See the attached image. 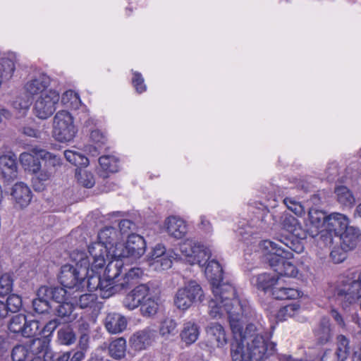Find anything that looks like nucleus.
<instances>
[{
	"instance_id": "nucleus-59",
	"label": "nucleus",
	"mask_w": 361,
	"mask_h": 361,
	"mask_svg": "<svg viewBox=\"0 0 361 361\" xmlns=\"http://www.w3.org/2000/svg\"><path fill=\"white\" fill-rule=\"evenodd\" d=\"M283 202L288 209L296 215L300 216L304 213L303 207L293 198L286 197L283 200Z\"/></svg>"
},
{
	"instance_id": "nucleus-48",
	"label": "nucleus",
	"mask_w": 361,
	"mask_h": 361,
	"mask_svg": "<svg viewBox=\"0 0 361 361\" xmlns=\"http://www.w3.org/2000/svg\"><path fill=\"white\" fill-rule=\"evenodd\" d=\"M99 163L106 172L115 173L118 170V159L114 156H102L99 159Z\"/></svg>"
},
{
	"instance_id": "nucleus-46",
	"label": "nucleus",
	"mask_w": 361,
	"mask_h": 361,
	"mask_svg": "<svg viewBox=\"0 0 361 361\" xmlns=\"http://www.w3.org/2000/svg\"><path fill=\"white\" fill-rule=\"evenodd\" d=\"M75 334L69 326H63L58 331V340L62 345H71L75 341Z\"/></svg>"
},
{
	"instance_id": "nucleus-10",
	"label": "nucleus",
	"mask_w": 361,
	"mask_h": 361,
	"mask_svg": "<svg viewBox=\"0 0 361 361\" xmlns=\"http://www.w3.org/2000/svg\"><path fill=\"white\" fill-rule=\"evenodd\" d=\"M87 273L85 269L82 271L71 264H65L61 268L59 279L64 288L79 290L84 287L85 275Z\"/></svg>"
},
{
	"instance_id": "nucleus-20",
	"label": "nucleus",
	"mask_w": 361,
	"mask_h": 361,
	"mask_svg": "<svg viewBox=\"0 0 361 361\" xmlns=\"http://www.w3.org/2000/svg\"><path fill=\"white\" fill-rule=\"evenodd\" d=\"M11 195L20 208L26 207L32 200L30 188L23 182L17 183L12 187Z\"/></svg>"
},
{
	"instance_id": "nucleus-8",
	"label": "nucleus",
	"mask_w": 361,
	"mask_h": 361,
	"mask_svg": "<svg viewBox=\"0 0 361 361\" xmlns=\"http://www.w3.org/2000/svg\"><path fill=\"white\" fill-rule=\"evenodd\" d=\"M260 248L264 251L265 261L276 271V268L280 267L284 259L292 258L289 251L282 248V245L275 241L265 240L260 243Z\"/></svg>"
},
{
	"instance_id": "nucleus-51",
	"label": "nucleus",
	"mask_w": 361,
	"mask_h": 361,
	"mask_svg": "<svg viewBox=\"0 0 361 361\" xmlns=\"http://www.w3.org/2000/svg\"><path fill=\"white\" fill-rule=\"evenodd\" d=\"M26 317L23 314H17L12 317L8 324L10 331L15 334H20L22 335L24 324Z\"/></svg>"
},
{
	"instance_id": "nucleus-38",
	"label": "nucleus",
	"mask_w": 361,
	"mask_h": 361,
	"mask_svg": "<svg viewBox=\"0 0 361 361\" xmlns=\"http://www.w3.org/2000/svg\"><path fill=\"white\" fill-rule=\"evenodd\" d=\"M338 202L345 207H351L355 202V197L350 190L345 186H338L335 189Z\"/></svg>"
},
{
	"instance_id": "nucleus-41",
	"label": "nucleus",
	"mask_w": 361,
	"mask_h": 361,
	"mask_svg": "<svg viewBox=\"0 0 361 361\" xmlns=\"http://www.w3.org/2000/svg\"><path fill=\"white\" fill-rule=\"evenodd\" d=\"M350 353L349 341L343 335L337 337L336 361H345Z\"/></svg>"
},
{
	"instance_id": "nucleus-36",
	"label": "nucleus",
	"mask_w": 361,
	"mask_h": 361,
	"mask_svg": "<svg viewBox=\"0 0 361 361\" xmlns=\"http://www.w3.org/2000/svg\"><path fill=\"white\" fill-rule=\"evenodd\" d=\"M180 336L186 344L195 342L199 336V329L197 324L192 322L185 323Z\"/></svg>"
},
{
	"instance_id": "nucleus-25",
	"label": "nucleus",
	"mask_w": 361,
	"mask_h": 361,
	"mask_svg": "<svg viewBox=\"0 0 361 361\" xmlns=\"http://www.w3.org/2000/svg\"><path fill=\"white\" fill-rule=\"evenodd\" d=\"M164 225L168 234L177 239L183 238L188 231L185 222L177 216L168 217Z\"/></svg>"
},
{
	"instance_id": "nucleus-43",
	"label": "nucleus",
	"mask_w": 361,
	"mask_h": 361,
	"mask_svg": "<svg viewBox=\"0 0 361 361\" xmlns=\"http://www.w3.org/2000/svg\"><path fill=\"white\" fill-rule=\"evenodd\" d=\"M126 348V340L123 338H119L110 343L109 348L110 355L114 358L121 359L125 355Z\"/></svg>"
},
{
	"instance_id": "nucleus-33",
	"label": "nucleus",
	"mask_w": 361,
	"mask_h": 361,
	"mask_svg": "<svg viewBox=\"0 0 361 361\" xmlns=\"http://www.w3.org/2000/svg\"><path fill=\"white\" fill-rule=\"evenodd\" d=\"M282 228L293 235L300 237L301 225L298 220L288 213H284L281 217Z\"/></svg>"
},
{
	"instance_id": "nucleus-24",
	"label": "nucleus",
	"mask_w": 361,
	"mask_h": 361,
	"mask_svg": "<svg viewBox=\"0 0 361 361\" xmlns=\"http://www.w3.org/2000/svg\"><path fill=\"white\" fill-rule=\"evenodd\" d=\"M281 281L282 278L276 274L263 273L253 276L251 283L258 290L267 291L270 288L272 290L276 285H279Z\"/></svg>"
},
{
	"instance_id": "nucleus-50",
	"label": "nucleus",
	"mask_w": 361,
	"mask_h": 361,
	"mask_svg": "<svg viewBox=\"0 0 361 361\" xmlns=\"http://www.w3.org/2000/svg\"><path fill=\"white\" fill-rule=\"evenodd\" d=\"M41 331L39 330V324L37 320H25L24 324L22 336L24 337H33Z\"/></svg>"
},
{
	"instance_id": "nucleus-16",
	"label": "nucleus",
	"mask_w": 361,
	"mask_h": 361,
	"mask_svg": "<svg viewBox=\"0 0 361 361\" xmlns=\"http://www.w3.org/2000/svg\"><path fill=\"white\" fill-rule=\"evenodd\" d=\"M326 218V214L322 211L315 209H311L309 211L306 225L308 227L307 232L311 237H317L320 228H325Z\"/></svg>"
},
{
	"instance_id": "nucleus-30",
	"label": "nucleus",
	"mask_w": 361,
	"mask_h": 361,
	"mask_svg": "<svg viewBox=\"0 0 361 361\" xmlns=\"http://www.w3.org/2000/svg\"><path fill=\"white\" fill-rule=\"evenodd\" d=\"M160 305L159 298L149 293L140 305V313L145 317H152L158 312Z\"/></svg>"
},
{
	"instance_id": "nucleus-21",
	"label": "nucleus",
	"mask_w": 361,
	"mask_h": 361,
	"mask_svg": "<svg viewBox=\"0 0 361 361\" xmlns=\"http://www.w3.org/2000/svg\"><path fill=\"white\" fill-rule=\"evenodd\" d=\"M341 240V246L345 251L354 249L361 238L360 230L353 226H348L338 235Z\"/></svg>"
},
{
	"instance_id": "nucleus-2",
	"label": "nucleus",
	"mask_w": 361,
	"mask_h": 361,
	"mask_svg": "<svg viewBox=\"0 0 361 361\" xmlns=\"http://www.w3.org/2000/svg\"><path fill=\"white\" fill-rule=\"evenodd\" d=\"M205 275L211 281L214 298L209 302V313L213 318L221 317L225 312L226 305L228 308L235 310L231 305L234 299L241 300L236 296L235 288L228 283H222L223 269L219 263L215 259L208 262L205 267Z\"/></svg>"
},
{
	"instance_id": "nucleus-18",
	"label": "nucleus",
	"mask_w": 361,
	"mask_h": 361,
	"mask_svg": "<svg viewBox=\"0 0 361 361\" xmlns=\"http://www.w3.org/2000/svg\"><path fill=\"white\" fill-rule=\"evenodd\" d=\"M206 332L211 345L222 348L227 344L228 338L225 330L219 323H210L206 328Z\"/></svg>"
},
{
	"instance_id": "nucleus-15",
	"label": "nucleus",
	"mask_w": 361,
	"mask_h": 361,
	"mask_svg": "<svg viewBox=\"0 0 361 361\" xmlns=\"http://www.w3.org/2000/svg\"><path fill=\"white\" fill-rule=\"evenodd\" d=\"M149 288L146 284L137 286L129 292L123 300V306L129 310H133L140 307L143 300L147 297Z\"/></svg>"
},
{
	"instance_id": "nucleus-26",
	"label": "nucleus",
	"mask_w": 361,
	"mask_h": 361,
	"mask_svg": "<svg viewBox=\"0 0 361 361\" xmlns=\"http://www.w3.org/2000/svg\"><path fill=\"white\" fill-rule=\"evenodd\" d=\"M104 324L109 333L116 334L126 328L127 320L125 317L118 313L109 312L104 320Z\"/></svg>"
},
{
	"instance_id": "nucleus-19",
	"label": "nucleus",
	"mask_w": 361,
	"mask_h": 361,
	"mask_svg": "<svg viewBox=\"0 0 361 361\" xmlns=\"http://www.w3.org/2000/svg\"><path fill=\"white\" fill-rule=\"evenodd\" d=\"M88 252L92 259L91 267L94 269H102L108 257V247L100 242H96L88 246Z\"/></svg>"
},
{
	"instance_id": "nucleus-5",
	"label": "nucleus",
	"mask_w": 361,
	"mask_h": 361,
	"mask_svg": "<svg viewBox=\"0 0 361 361\" xmlns=\"http://www.w3.org/2000/svg\"><path fill=\"white\" fill-rule=\"evenodd\" d=\"M76 129L73 117L66 110L59 111L54 117L53 134L59 142H68L73 139Z\"/></svg>"
},
{
	"instance_id": "nucleus-58",
	"label": "nucleus",
	"mask_w": 361,
	"mask_h": 361,
	"mask_svg": "<svg viewBox=\"0 0 361 361\" xmlns=\"http://www.w3.org/2000/svg\"><path fill=\"white\" fill-rule=\"evenodd\" d=\"M176 322L172 319H166L161 323L160 334L162 336L173 334L176 329Z\"/></svg>"
},
{
	"instance_id": "nucleus-37",
	"label": "nucleus",
	"mask_w": 361,
	"mask_h": 361,
	"mask_svg": "<svg viewBox=\"0 0 361 361\" xmlns=\"http://www.w3.org/2000/svg\"><path fill=\"white\" fill-rule=\"evenodd\" d=\"M55 314L59 317L63 319L65 322H71L75 319L73 314L74 306L71 302H61L54 306Z\"/></svg>"
},
{
	"instance_id": "nucleus-49",
	"label": "nucleus",
	"mask_w": 361,
	"mask_h": 361,
	"mask_svg": "<svg viewBox=\"0 0 361 361\" xmlns=\"http://www.w3.org/2000/svg\"><path fill=\"white\" fill-rule=\"evenodd\" d=\"M61 102L67 107L75 109H78L81 103L79 95L73 90H67L62 94Z\"/></svg>"
},
{
	"instance_id": "nucleus-44",
	"label": "nucleus",
	"mask_w": 361,
	"mask_h": 361,
	"mask_svg": "<svg viewBox=\"0 0 361 361\" xmlns=\"http://www.w3.org/2000/svg\"><path fill=\"white\" fill-rule=\"evenodd\" d=\"M32 307L34 311L38 314L48 312L49 310L52 307L47 296L39 295V288L37 292V298L32 300Z\"/></svg>"
},
{
	"instance_id": "nucleus-1",
	"label": "nucleus",
	"mask_w": 361,
	"mask_h": 361,
	"mask_svg": "<svg viewBox=\"0 0 361 361\" xmlns=\"http://www.w3.org/2000/svg\"><path fill=\"white\" fill-rule=\"evenodd\" d=\"M231 305L235 310L228 308V303L226 308L234 339L231 348L232 360L264 361L274 355L276 344L264 335L261 328L251 323L243 329V318H250L254 314L248 302L234 299Z\"/></svg>"
},
{
	"instance_id": "nucleus-27",
	"label": "nucleus",
	"mask_w": 361,
	"mask_h": 361,
	"mask_svg": "<svg viewBox=\"0 0 361 361\" xmlns=\"http://www.w3.org/2000/svg\"><path fill=\"white\" fill-rule=\"evenodd\" d=\"M49 340L47 338H38L30 341L27 344L30 355H35L39 357L44 356V360H49L51 350L49 348Z\"/></svg>"
},
{
	"instance_id": "nucleus-40",
	"label": "nucleus",
	"mask_w": 361,
	"mask_h": 361,
	"mask_svg": "<svg viewBox=\"0 0 361 361\" xmlns=\"http://www.w3.org/2000/svg\"><path fill=\"white\" fill-rule=\"evenodd\" d=\"M118 239V233L112 226H106L98 233L99 242L105 245H113Z\"/></svg>"
},
{
	"instance_id": "nucleus-47",
	"label": "nucleus",
	"mask_w": 361,
	"mask_h": 361,
	"mask_svg": "<svg viewBox=\"0 0 361 361\" xmlns=\"http://www.w3.org/2000/svg\"><path fill=\"white\" fill-rule=\"evenodd\" d=\"M75 176L79 184L85 188H91L95 183L92 173L85 169H77L75 171Z\"/></svg>"
},
{
	"instance_id": "nucleus-3",
	"label": "nucleus",
	"mask_w": 361,
	"mask_h": 361,
	"mask_svg": "<svg viewBox=\"0 0 361 361\" xmlns=\"http://www.w3.org/2000/svg\"><path fill=\"white\" fill-rule=\"evenodd\" d=\"M32 152L40 157L41 169L37 177L32 178V186L35 191H42L48 181L61 166L60 157L38 147H32Z\"/></svg>"
},
{
	"instance_id": "nucleus-39",
	"label": "nucleus",
	"mask_w": 361,
	"mask_h": 361,
	"mask_svg": "<svg viewBox=\"0 0 361 361\" xmlns=\"http://www.w3.org/2000/svg\"><path fill=\"white\" fill-rule=\"evenodd\" d=\"M143 271L139 267L130 269L122 278L120 286L121 290L128 288L131 285L136 282L137 279L142 277Z\"/></svg>"
},
{
	"instance_id": "nucleus-63",
	"label": "nucleus",
	"mask_w": 361,
	"mask_h": 361,
	"mask_svg": "<svg viewBox=\"0 0 361 361\" xmlns=\"http://www.w3.org/2000/svg\"><path fill=\"white\" fill-rule=\"evenodd\" d=\"M59 324L60 322L57 319H54L48 322L41 331V332L44 334V338L51 336Z\"/></svg>"
},
{
	"instance_id": "nucleus-62",
	"label": "nucleus",
	"mask_w": 361,
	"mask_h": 361,
	"mask_svg": "<svg viewBox=\"0 0 361 361\" xmlns=\"http://www.w3.org/2000/svg\"><path fill=\"white\" fill-rule=\"evenodd\" d=\"M120 232L121 234H126L128 236L129 233L135 230V224L130 220L123 219L118 224Z\"/></svg>"
},
{
	"instance_id": "nucleus-28",
	"label": "nucleus",
	"mask_w": 361,
	"mask_h": 361,
	"mask_svg": "<svg viewBox=\"0 0 361 361\" xmlns=\"http://www.w3.org/2000/svg\"><path fill=\"white\" fill-rule=\"evenodd\" d=\"M39 159L40 157L32 152V148L27 152L21 153L19 157L20 164L25 170L34 174V177H37L41 171V161Z\"/></svg>"
},
{
	"instance_id": "nucleus-17",
	"label": "nucleus",
	"mask_w": 361,
	"mask_h": 361,
	"mask_svg": "<svg viewBox=\"0 0 361 361\" xmlns=\"http://www.w3.org/2000/svg\"><path fill=\"white\" fill-rule=\"evenodd\" d=\"M0 174L6 182L17 178V163L14 155H3L0 157Z\"/></svg>"
},
{
	"instance_id": "nucleus-64",
	"label": "nucleus",
	"mask_w": 361,
	"mask_h": 361,
	"mask_svg": "<svg viewBox=\"0 0 361 361\" xmlns=\"http://www.w3.org/2000/svg\"><path fill=\"white\" fill-rule=\"evenodd\" d=\"M345 252L341 248H334L330 252V257L335 263L342 262L346 257Z\"/></svg>"
},
{
	"instance_id": "nucleus-11",
	"label": "nucleus",
	"mask_w": 361,
	"mask_h": 361,
	"mask_svg": "<svg viewBox=\"0 0 361 361\" xmlns=\"http://www.w3.org/2000/svg\"><path fill=\"white\" fill-rule=\"evenodd\" d=\"M60 99L59 94L52 90L42 93L35 101L34 112L40 119H47L51 116L56 110V104Z\"/></svg>"
},
{
	"instance_id": "nucleus-12",
	"label": "nucleus",
	"mask_w": 361,
	"mask_h": 361,
	"mask_svg": "<svg viewBox=\"0 0 361 361\" xmlns=\"http://www.w3.org/2000/svg\"><path fill=\"white\" fill-rule=\"evenodd\" d=\"M98 269H94L93 271L92 267L87 269V273L85 275V279L87 278V287L90 291L99 290L102 298H109L118 292V287H112L106 284L107 282L104 279H102L98 274Z\"/></svg>"
},
{
	"instance_id": "nucleus-29",
	"label": "nucleus",
	"mask_w": 361,
	"mask_h": 361,
	"mask_svg": "<svg viewBox=\"0 0 361 361\" xmlns=\"http://www.w3.org/2000/svg\"><path fill=\"white\" fill-rule=\"evenodd\" d=\"M316 342L319 345L329 343L333 336L331 323L328 318L323 317L313 330Z\"/></svg>"
},
{
	"instance_id": "nucleus-53",
	"label": "nucleus",
	"mask_w": 361,
	"mask_h": 361,
	"mask_svg": "<svg viewBox=\"0 0 361 361\" xmlns=\"http://www.w3.org/2000/svg\"><path fill=\"white\" fill-rule=\"evenodd\" d=\"M30 356L27 345H18L15 346L11 352L13 361H25Z\"/></svg>"
},
{
	"instance_id": "nucleus-60",
	"label": "nucleus",
	"mask_w": 361,
	"mask_h": 361,
	"mask_svg": "<svg viewBox=\"0 0 361 361\" xmlns=\"http://www.w3.org/2000/svg\"><path fill=\"white\" fill-rule=\"evenodd\" d=\"M327 351L319 350L311 351L306 354L304 357L298 359L295 361H326Z\"/></svg>"
},
{
	"instance_id": "nucleus-22",
	"label": "nucleus",
	"mask_w": 361,
	"mask_h": 361,
	"mask_svg": "<svg viewBox=\"0 0 361 361\" xmlns=\"http://www.w3.org/2000/svg\"><path fill=\"white\" fill-rule=\"evenodd\" d=\"M50 78L44 73H39L29 80L25 85L26 92L34 96L42 94L47 92V88L50 84Z\"/></svg>"
},
{
	"instance_id": "nucleus-57",
	"label": "nucleus",
	"mask_w": 361,
	"mask_h": 361,
	"mask_svg": "<svg viewBox=\"0 0 361 361\" xmlns=\"http://www.w3.org/2000/svg\"><path fill=\"white\" fill-rule=\"evenodd\" d=\"M96 300L97 296L94 294H82L79 296L77 304L81 309L92 307L94 305Z\"/></svg>"
},
{
	"instance_id": "nucleus-7",
	"label": "nucleus",
	"mask_w": 361,
	"mask_h": 361,
	"mask_svg": "<svg viewBox=\"0 0 361 361\" xmlns=\"http://www.w3.org/2000/svg\"><path fill=\"white\" fill-rule=\"evenodd\" d=\"M146 243L140 235L131 233L125 245H116L114 255L116 257L139 259L145 252Z\"/></svg>"
},
{
	"instance_id": "nucleus-31",
	"label": "nucleus",
	"mask_w": 361,
	"mask_h": 361,
	"mask_svg": "<svg viewBox=\"0 0 361 361\" xmlns=\"http://www.w3.org/2000/svg\"><path fill=\"white\" fill-rule=\"evenodd\" d=\"M154 332L149 329H143L135 333L130 338L132 345L135 350H142L149 345Z\"/></svg>"
},
{
	"instance_id": "nucleus-54",
	"label": "nucleus",
	"mask_w": 361,
	"mask_h": 361,
	"mask_svg": "<svg viewBox=\"0 0 361 361\" xmlns=\"http://www.w3.org/2000/svg\"><path fill=\"white\" fill-rule=\"evenodd\" d=\"M5 306L6 314H8V312H16L22 306L21 298L17 295H11L7 298Z\"/></svg>"
},
{
	"instance_id": "nucleus-34",
	"label": "nucleus",
	"mask_w": 361,
	"mask_h": 361,
	"mask_svg": "<svg viewBox=\"0 0 361 361\" xmlns=\"http://www.w3.org/2000/svg\"><path fill=\"white\" fill-rule=\"evenodd\" d=\"M282 282V281H281ZM273 297L277 300H294L300 297V291L295 288H286L281 284L276 285L271 291Z\"/></svg>"
},
{
	"instance_id": "nucleus-6",
	"label": "nucleus",
	"mask_w": 361,
	"mask_h": 361,
	"mask_svg": "<svg viewBox=\"0 0 361 361\" xmlns=\"http://www.w3.org/2000/svg\"><path fill=\"white\" fill-rule=\"evenodd\" d=\"M180 251L190 264L204 266L211 257V250L200 243L187 239L180 245Z\"/></svg>"
},
{
	"instance_id": "nucleus-55",
	"label": "nucleus",
	"mask_w": 361,
	"mask_h": 361,
	"mask_svg": "<svg viewBox=\"0 0 361 361\" xmlns=\"http://www.w3.org/2000/svg\"><path fill=\"white\" fill-rule=\"evenodd\" d=\"M13 288V279L8 274L0 277V295L4 296L10 293Z\"/></svg>"
},
{
	"instance_id": "nucleus-14",
	"label": "nucleus",
	"mask_w": 361,
	"mask_h": 361,
	"mask_svg": "<svg viewBox=\"0 0 361 361\" xmlns=\"http://www.w3.org/2000/svg\"><path fill=\"white\" fill-rule=\"evenodd\" d=\"M121 258L116 257L110 261L106 265L104 273V279L107 282L106 284L112 287L117 286L118 292L121 290L120 284L123 277L120 276L124 269V262Z\"/></svg>"
},
{
	"instance_id": "nucleus-4",
	"label": "nucleus",
	"mask_w": 361,
	"mask_h": 361,
	"mask_svg": "<svg viewBox=\"0 0 361 361\" xmlns=\"http://www.w3.org/2000/svg\"><path fill=\"white\" fill-rule=\"evenodd\" d=\"M203 298V290L200 284L195 281H189L183 287L178 289L173 302L178 309L185 310L193 303L202 301Z\"/></svg>"
},
{
	"instance_id": "nucleus-23",
	"label": "nucleus",
	"mask_w": 361,
	"mask_h": 361,
	"mask_svg": "<svg viewBox=\"0 0 361 361\" xmlns=\"http://www.w3.org/2000/svg\"><path fill=\"white\" fill-rule=\"evenodd\" d=\"M349 225L348 218L340 213H333L327 216L325 228L332 232L335 236H338Z\"/></svg>"
},
{
	"instance_id": "nucleus-45",
	"label": "nucleus",
	"mask_w": 361,
	"mask_h": 361,
	"mask_svg": "<svg viewBox=\"0 0 361 361\" xmlns=\"http://www.w3.org/2000/svg\"><path fill=\"white\" fill-rule=\"evenodd\" d=\"M300 307L297 303H293L286 305L278 311L276 318L279 321H285L288 318L295 317L298 314Z\"/></svg>"
},
{
	"instance_id": "nucleus-13",
	"label": "nucleus",
	"mask_w": 361,
	"mask_h": 361,
	"mask_svg": "<svg viewBox=\"0 0 361 361\" xmlns=\"http://www.w3.org/2000/svg\"><path fill=\"white\" fill-rule=\"evenodd\" d=\"M148 257L153 261L156 269L165 270L171 267L173 260L176 258L177 255L173 250L166 251L163 245L158 244L149 253Z\"/></svg>"
},
{
	"instance_id": "nucleus-35",
	"label": "nucleus",
	"mask_w": 361,
	"mask_h": 361,
	"mask_svg": "<svg viewBox=\"0 0 361 361\" xmlns=\"http://www.w3.org/2000/svg\"><path fill=\"white\" fill-rule=\"evenodd\" d=\"M277 243L282 245V248L286 251H289L293 257V252L301 253L303 251V245L298 240H293L288 236H277L274 238Z\"/></svg>"
},
{
	"instance_id": "nucleus-61",
	"label": "nucleus",
	"mask_w": 361,
	"mask_h": 361,
	"mask_svg": "<svg viewBox=\"0 0 361 361\" xmlns=\"http://www.w3.org/2000/svg\"><path fill=\"white\" fill-rule=\"evenodd\" d=\"M132 82L138 93H142L146 90V85L144 83V78L140 73H133Z\"/></svg>"
},
{
	"instance_id": "nucleus-9",
	"label": "nucleus",
	"mask_w": 361,
	"mask_h": 361,
	"mask_svg": "<svg viewBox=\"0 0 361 361\" xmlns=\"http://www.w3.org/2000/svg\"><path fill=\"white\" fill-rule=\"evenodd\" d=\"M334 297L343 309L348 307L361 298L359 283L353 281L338 284L334 289Z\"/></svg>"
},
{
	"instance_id": "nucleus-42",
	"label": "nucleus",
	"mask_w": 361,
	"mask_h": 361,
	"mask_svg": "<svg viewBox=\"0 0 361 361\" xmlns=\"http://www.w3.org/2000/svg\"><path fill=\"white\" fill-rule=\"evenodd\" d=\"M72 262L75 263L76 268L82 271H87L91 267L90 259L87 254L83 251L74 250L70 255Z\"/></svg>"
},
{
	"instance_id": "nucleus-52",
	"label": "nucleus",
	"mask_w": 361,
	"mask_h": 361,
	"mask_svg": "<svg viewBox=\"0 0 361 361\" xmlns=\"http://www.w3.org/2000/svg\"><path fill=\"white\" fill-rule=\"evenodd\" d=\"M276 272L279 277L282 276H286L288 277H295L298 271L296 267L290 262H287L284 259L280 267L276 268Z\"/></svg>"
},
{
	"instance_id": "nucleus-56",
	"label": "nucleus",
	"mask_w": 361,
	"mask_h": 361,
	"mask_svg": "<svg viewBox=\"0 0 361 361\" xmlns=\"http://www.w3.org/2000/svg\"><path fill=\"white\" fill-rule=\"evenodd\" d=\"M334 234L332 232L327 231L326 228L319 231L318 244L320 246L328 247L331 246L333 243V238Z\"/></svg>"
},
{
	"instance_id": "nucleus-32",
	"label": "nucleus",
	"mask_w": 361,
	"mask_h": 361,
	"mask_svg": "<svg viewBox=\"0 0 361 361\" xmlns=\"http://www.w3.org/2000/svg\"><path fill=\"white\" fill-rule=\"evenodd\" d=\"M67 293V288L64 287H49L42 286L39 288V295L42 297L47 296L49 301H54L56 305L63 302Z\"/></svg>"
}]
</instances>
